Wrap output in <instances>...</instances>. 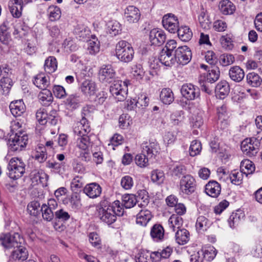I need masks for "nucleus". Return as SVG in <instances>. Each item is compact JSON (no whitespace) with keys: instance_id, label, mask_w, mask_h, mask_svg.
Masks as SVG:
<instances>
[{"instance_id":"obj_38","label":"nucleus","mask_w":262,"mask_h":262,"mask_svg":"<svg viewBox=\"0 0 262 262\" xmlns=\"http://www.w3.org/2000/svg\"><path fill=\"white\" fill-rule=\"evenodd\" d=\"M121 25L116 20L111 21L108 23L107 32L112 36H116L121 33Z\"/></svg>"},{"instance_id":"obj_44","label":"nucleus","mask_w":262,"mask_h":262,"mask_svg":"<svg viewBox=\"0 0 262 262\" xmlns=\"http://www.w3.org/2000/svg\"><path fill=\"white\" fill-rule=\"evenodd\" d=\"M100 50L99 41L97 39L94 38L93 40L88 41V51L91 55H95Z\"/></svg>"},{"instance_id":"obj_18","label":"nucleus","mask_w":262,"mask_h":262,"mask_svg":"<svg viewBox=\"0 0 262 262\" xmlns=\"http://www.w3.org/2000/svg\"><path fill=\"white\" fill-rule=\"evenodd\" d=\"M83 191L90 198L94 199L100 195L102 189L98 184L92 183L87 184L84 187Z\"/></svg>"},{"instance_id":"obj_9","label":"nucleus","mask_w":262,"mask_h":262,"mask_svg":"<svg viewBox=\"0 0 262 262\" xmlns=\"http://www.w3.org/2000/svg\"><path fill=\"white\" fill-rule=\"evenodd\" d=\"M175 59L179 64L185 65L191 60V52L187 46H184L178 47L175 50Z\"/></svg>"},{"instance_id":"obj_11","label":"nucleus","mask_w":262,"mask_h":262,"mask_svg":"<svg viewBox=\"0 0 262 262\" xmlns=\"http://www.w3.org/2000/svg\"><path fill=\"white\" fill-rule=\"evenodd\" d=\"M98 76L102 82L110 83L115 78L116 72L111 65H104L99 70Z\"/></svg>"},{"instance_id":"obj_42","label":"nucleus","mask_w":262,"mask_h":262,"mask_svg":"<svg viewBox=\"0 0 262 262\" xmlns=\"http://www.w3.org/2000/svg\"><path fill=\"white\" fill-rule=\"evenodd\" d=\"M244 216V215L241 211L232 213L228 220L230 227L232 228L235 227L240 223Z\"/></svg>"},{"instance_id":"obj_61","label":"nucleus","mask_w":262,"mask_h":262,"mask_svg":"<svg viewBox=\"0 0 262 262\" xmlns=\"http://www.w3.org/2000/svg\"><path fill=\"white\" fill-rule=\"evenodd\" d=\"M90 242L95 247L99 248L101 245V239L96 232H91L89 235Z\"/></svg>"},{"instance_id":"obj_36","label":"nucleus","mask_w":262,"mask_h":262,"mask_svg":"<svg viewBox=\"0 0 262 262\" xmlns=\"http://www.w3.org/2000/svg\"><path fill=\"white\" fill-rule=\"evenodd\" d=\"M207 11L203 8H202L201 12L198 16V20L200 26L204 29L210 28L211 21L207 14Z\"/></svg>"},{"instance_id":"obj_2","label":"nucleus","mask_w":262,"mask_h":262,"mask_svg":"<svg viewBox=\"0 0 262 262\" xmlns=\"http://www.w3.org/2000/svg\"><path fill=\"white\" fill-rule=\"evenodd\" d=\"M93 143L88 136L76 137V147L80 150L79 157L82 160L89 162L91 160V148Z\"/></svg>"},{"instance_id":"obj_48","label":"nucleus","mask_w":262,"mask_h":262,"mask_svg":"<svg viewBox=\"0 0 262 262\" xmlns=\"http://www.w3.org/2000/svg\"><path fill=\"white\" fill-rule=\"evenodd\" d=\"M149 159L146 155L142 152L141 154L136 155L135 162L138 166L142 168L145 167L148 165Z\"/></svg>"},{"instance_id":"obj_5","label":"nucleus","mask_w":262,"mask_h":262,"mask_svg":"<svg viewBox=\"0 0 262 262\" xmlns=\"http://www.w3.org/2000/svg\"><path fill=\"white\" fill-rule=\"evenodd\" d=\"M262 144V139L259 141L256 138H247L241 143V149L243 153L249 157L255 156L259 151Z\"/></svg>"},{"instance_id":"obj_37","label":"nucleus","mask_w":262,"mask_h":262,"mask_svg":"<svg viewBox=\"0 0 262 262\" xmlns=\"http://www.w3.org/2000/svg\"><path fill=\"white\" fill-rule=\"evenodd\" d=\"M33 82L37 87L42 90L47 89L46 88L50 84L49 80L42 73L37 75Z\"/></svg>"},{"instance_id":"obj_25","label":"nucleus","mask_w":262,"mask_h":262,"mask_svg":"<svg viewBox=\"0 0 262 262\" xmlns=\"http://www.w3.org/2000/svg\"><path fill=\"white\" fill-rule=\"evenodd\" d=\"M229 75L230 78L234 81L241 82L245 76L244 70L239 66H233L231 67L229 71Z\"/></svg>"},{"instance_id":"obj_43","label":"nucleus","mask_w":262,"mask_h":262,"mask_svg":"<svg viewBox=\"0 0 262 262\" xmlns=\"http://www.w3.org/2000/svg\"><path fill=\"white\" fill-rule=\"evenodd\" d=\"M137 202V199L133 194H125L122 197V204L126 208L134 207Z\"/></svg>"},{"instance_id":"obj_60","label":"nucleus","mask_w":262,"mask_h":262,"mask_svg":"<svg viewBox=\"0 0 262 262\" xmlns=\"http://www.w3.org/2000/svg\"><path fill=\"white\" fill-rule=\"evenodd\" d=\"M121 185L125 190L130 189L134 185V181L132 177L129 176L123 177L121 180Z\"/></svg>"},{"instance_id":"obj_20","label":"nucleus","mask_w":262,"mask_h":262,"mask_svg":"<svg viewBox=\"0 0 262 262\" xmlns=\"http://www.w3.org/2000/svg\"><path fill=\"white\" fill-rule=\"evenodd\" d=\"M10 11L15 18H19L22 14L23 2L22 0H11L9 4Z\"/></svg>"},{"instance_id":"obj_13","label":"nucleus","mask_w":262,"mask_h":262,"mask_svg":"<svg viewBox=\"0 0 262 262\" xmlns=\"http://www.w3.org/2000/svg\"><path fill=\"white\" fill-rule=\"evenodd\" d=\"M181 92L184 97L189 100H194L200 96L199 89L191 83L183 84Z\"/></svg>"},{"instance_id":"obj_12","label":"nucleus","mask_w":262,"mask_h":262,"mask_svg":"<svg viewBox=\"0 0 262 262\" xmlns=\"http://www.w3.org/2000/svg\"><path fill=\"white\" fill-rule=\"evenodd\" d=\"M162 24L163 27L169 32L175 33L179 28L178 18L174 14L168 13L163 17Z\"/></svg>"},{"instance_id":"obj_39","label":"nucleus","mask_w":262,"mask_h":262,"mask_svg":"<svg viewBox=\"0 0 262 262\" xmlns=\"http://www.w3.org/2000/svg\"><path fill=\"white\" fill-rule=\"evenodd\" d=\"M57 67V63L54 57L50 56L45 60L44 69L47 73H52L54 72Z\"/></svg>"},{"instance_id":"obj_31","label":"nucleus","mask_w":262,"mask_h":262,"mask_svg":"<svg viewBox=\"0 0 262 262\" xmlns=\"http://www.w3.org/2000/svg\"><path fill=\"white\" fill-rule=\"evenodd\" d=\"M38 98L40 103L45 106H49L53 100L51 92L48 89L43 90L40 92Z\"/></svg>"},{"instance_id":"obj_4","label":"nucleus","mask_w":262,"mask_h":262,"mask_svg":"<svg viewBox=\"0 0 262 262\" xmlns=\"http://www.w3.org/2000/svg\"><path fill=\"white\" fill-rule=\"evenodd\" d=\"M28 141L27 135L25 132L19 131L10 136L8 140L9 148L13 151H21L26 147Z\"/></svg>"},{"instance_id":"obj_32","label":"nucleus","mask_w":262,"mask_h":262,"mask_svg":"<svg viewBox=\"0 0 262 262\" xmlns=\"http://www.w3.org/2000/svg\"><path fill=\"white\" fill-rule=\"evenodd\" d=\"M211 223L204 216H200L198 217L195 227L196 229L199 232H202L206 231L211 225Z\"/></svg>"},{"instance_id":"obj_28","label":"nucleus","mask_w":262,"mask_h":262,"mask_svg":"<svg viewBox=\"0 0 262 262\" xmlns=\"http://www.w3.org/2000/svg\"><path fill=\"white\" fill-rule=\"evenodd\" d=\"M160 98L161 101L165 104H170L174 100V95L169 88L163 89L160 93Z\"/></svg>"},{"instance_id":"obj_52","label":"nucleus","mask_w":262,"mask_h":262,"mask_svg":"<svg viewBox=\"0 0 262 262\" xmlns=\"http://www.w3.org/2000/svg\"><path fill=\"white\" fill-rule=\"evenodd\" d=\"M42 216L43 219L47 221H51L54 217L55 214L53 210L47 207V205L44 204L41 207Z\"/></svg>"},{"instance_id":"obj_50","label":"nucleus","mask_w":262,"mask_h":262,"mask_svg":"<svg viewBox=\"0 0 262 262\" xmlns=\"http://www.w3.org/2000/svg\"><path fill=\"white\" fill-rule=\"evenodd\" d=\"M243 174L241 171H233L229 175V179L231 183L236 185L241 184L243 181Z\"/></svg>"},{"instance_id":"obj_8","label":"nucleus","mask_w":262,"mask_h":262,"mask_svg":"<svg viewBox=\"0 0 262 262\" xmlns=\"http://www.w3.org/2000/svg\"><path fill=\"white\" fill-rule=\"evenodd\" d=\"M3 246L7 249L18 248L24 242V239L17 233L5 234L0 237Z\"/></svg>"},{"instance_id":"obj_16","label":"nucleus","mask_w":262,"mask_h":262,"mask_svg":"<svg viewBox=\"0 0 262 262\" xmlns=\"http://www.w3.org/2000/svg\"><path fill=\"white\" fill-rule=\"evenodd\" d=\"M124 17L128 23H137L140 18L139 10L134 6H129L124 10Z\"/></svg>"},{"instance_id":"obj_53","label":"nucleus","mask_w":262,"mask_h":262,"mask_svg":"<svg viewBox=\"0 0 262 262\" xmlns=\"http://www.w3.org/2000/svg\"><path fill=\"white\" fill-rule=\"evenodd\" d=\"M49 17L51 21L58 20L61 16L60 10L59 8L57 6L49 7Z\"/></svg>"},{"instance_id":"obj_33","label":"nucleus","mask_w":262,"mask_h":262,"mask_svg":"<svg viewBox=\"0 0 262 262\" xmlns=\"http://www.w3.org/2000/svg\"><path fill=\"white\" fill-rule=\"evenodd\" d=\"M177 243L181 245L186 244L189 240V233L185 229H179L176 233Z\"/></svg>"},{"instance_id":"obj_64","label":"nucleus","mask_w":262,"mask_h":262,"mask_svg":"<svg viewBox=\"0 0 262 262\" xmlns=\"http://www.w3.org/2000/svg\"><path fill=\"white\" fill-rule=\"evenodd\" d=\"M44 175V173L42 172L40 173L37 170H34L31 173V179L32 180L33 183L35 182L36 183H42V180L43 179V176Z\"/></svg>"},{"instance_id":"obj_10","label":"nucleus","mask_w":262,"mask_h":262,"mask_svg":"<svg viewBox=\"0 0 262 262\" xmlns=\"http://www.w3.org/2000/svg\"><path fill=\"white\" fill-rule=\"evenodd\" d=\"M195 181L190 175H186L182 178L180 182V191L184 194L189 195L195 190Z\"/></svg>"},{"instance_id":"obj_40","label":"nucleus","mask_w":262,"mask_h":262,"mask_svg":"<svg viewBox=\"0 0 262 262\" xmlns=\"http://www.w3.org/2000/svg\"><path fill=\"white\" fill-rule=\"evenodd\" d=\"M183 224V219L177 214H172L168 220V225L173 231L176 229H180Z\"/></svg>"},{"instance_id":"obj_49","label":"nucleus","mask_w":262,"mask_h":262,"mask_svg":"<svg viewBox=\"0 0 262 262\" xmlns=\"http://www.w3.org/2000/svg\"><path fill=\"white\" fill-rule=\"evenodd\" d=\"M49 115L44 108H39L36 113V118L41 125H45L48 122Z\"/></svg>"},{"instance_id":"obj_23","label":"nucleus","mask_w":262,"mask_h":262,"mask_svg":"<svg viewBox=\"0 0 262 262\" xmlns=\"http://www.w3.org/2000/svg\"><path fill=\"white\" fill-rule=\"evenodd\" d=\"M230 86L226 81H221L215 87V93L217 97L221 99H224L229 94Z\"/></svg>"},{"instance_id":"obj_24","label":"nucleus","mask_w":262,"mask_h":262,"mask_svg":"<svg viewBox=\"0 0 262 262\" xmlns=\"http://www.w3.org/2000/svg\"><path fill=\"white\" fill-rule=\"evenodd\" d=\"M9 107L12 114L15 117L20 116L26 110L25 105L21 100L12 102Z\"/></svg>"},{"instance_id":"obj_34","label":"nucleus","mask_w":262,"mask_h":262,"mask_svg":"<svg viewBox=\"0 0 262 262\" xmlns=\"http://www.w3.org/2000/svg\"><path fill=\"white\" fill-rule=\"evenodd\" d=\"M164 234V230L160 224H155L152 226L150 230V235L155 241L161 240Z\"/></svg>"},{"instance_id":"obj_51","label":"nucleus","mask_w":262,"mask_h":262,"mask_svg":"<svg viewBox=\"0 0 262 262\" xmlns=\"http://www.w3.org/2000/svg\"><path fill=\"white\" fill-rule=\"evenodd\" d=\"M12 85V80L8 77H3L0 80V87L4 94H7Z\"/></svg>"},{"instance_id":"obj_30","label":"nucleus","mask_w":262,"mask_h":262,"mask_svg":"<svg viewBox=\"0 0 262 262\" xmlns=\"http://www.w3.org/2000/svg\"><path fill=\"white\" fill-rule=\"evenodd\" d=\"M241 171L246 176L253 173L255 171V165L254 163L248 159H244L241 163Z\"/></svg>"},{"instance_id":"obj_1","label":"nucleus","mask_w":262,"mask_h":262,"mask_svg":"<svg viewBox=\"0 0 262 262\" xmlns=\"http://www.w3.org/2000/svg\"><path fill=\"white\" fill-rule=\"evenodd\" d=\"M115 54L120 61L128 63L134 58V50L129 42L125 40H120L116 44Z\"/></svg>"},{"instance_id":"obj_46","label":"nucleus","mask_w":262,"mask_h":262,"mask_svg":"<svg viewBox=\"0 0 262 262\" xmlns=\"http://www.w3.org/2000/svg\"><path fill=\"white\" fill-rule=\"evenodd\" d=\"M151 181L158 184L163 183L165 180V175L162 171L155 170L152 171L151 174Z\"/></svg>"},{"instance_id":"obj_14","label":"nucleus","mask_w":262,"mask_h":262,"mask_svg":"<svg viewBox=\"0 0 262 262\" xmlns=\"http://www.w3.org/2000/svg\"><path fill=\"white\" fill-rule=\"evenodd\" d=\"M142 151L150 159L157 155L159 150V145L156 141L145 142L142 144Z\"/></svg>"},{"instance_id":"obj_17","label":"nucleus","mask_w":262,"mask_h":262,"mask_svg":"<svg viewBox=\"0 0 262 262\" xmlns=\"http://www.w3.org/2000/svg\"><path fill=\"white\" fill-rule=\"evenodd\" d=\"M90 126L87 120L83 117L80 122L76 124L74 128V133L76 137L88 136L90 132Z\"/></svg>"},{"instance_id":"obj_26","label":"nucleus","mask_w":262,"mask_h":262,"mask_svg":"<svg viewBox=\"0 0 262 262\" xmlns=\"http://www.w3.org/2000/svg\"><path fill=\"white\" fill-rule=\"evenodd\" d=\"M13 251L11 257L14 260L24 261L26 260L28 256V251L26 248L20 245L18 248Z\"/></svg>"},{"instance_id":"obj_57","label":"nucleus","mask_w":262,"mask_h":262,"mask_svg":"<svg viewBox=\"0 0 262 262\" xmlns=\"http://www.w3.org/2000/svg\"><path fill=\"white\" fill-rule=\"evenodd\" d=\"M47 158V154L45 147H39L36 150L34 158L39 162L42 163L45 161Z\"/></svg>"},{"instance_id":"obj_15","label":"nucleus","mask_w":262,"mask_h":262,"mask_svg":"<svg viewBox=\"0 0 262 262\" xmlns=\"http://www.w3.org/2000/svg\"><path fill=\"white\" fill-rule=\"evenodd\" d=\"M166 38V34L163 30L154 29L150 31L149 40L152 45L160 46L165 42Z\"/></svg>"},{"instance_id":"obj_55","label":"nucleus","mask_w":262,"mask_h":262,"mask_svg":"<svg viewBox=\"0 0 262 262\" xmlns=\"http://www.w3.org/2000/svg\"><path fill=\"white\" fill-rule=\"evenodd\" d=\"M219 61L222 66L225 67L232 64L235 61V58L231 54H224L220 56Z\"/></svg>"},{"instance_id":"obj_7","label":"nucleus","mask_w":262,"mask_h":262,"mask_svg":"<svg viewBox=\"0 0 262 262\" xmlns=\"http://www.w3.org/2000/svg\"><path fill=\"white\" fill-rule=\"evenodd\" d=\"M128 81H115L110 87V92L118 101L126 99L127 94V83Z\"/></svg>"},{"instance_id":"obj_3","label":"nucleus","mask_w":262,"mask_h":262,"mask_svg":"<svg viewBox=\"0 0 262 262\" xmlns=\"http://www.w3.org/2000/svg\"><path fill=\"white\" fill-rule=\"evenodd\" d=\"M8 169L9 177L12 179L16 180L21 178L25 173L26 164L21 159L14 157L10 160Z\"/></svg>"},{"instance_id":"obj_56","label":"nucleus","mask_w":262,"mask_h":262,"mask_svg":"<svg viewBox=\"0 0 262 262\" xmlns=\"http://www.w3.org/2000/svg\"><path fill=\"white\" fill-rule=\"evenodd\" d=\"M202 149L201 142L197 140H193L191 142L190 148V155L194 157L200 153Z\"/></svg>"},{"instance_id":"obj_47","label":"nucleus","mask_w":262,"mask_h":262,"mask_svg":"<svg viewBox=\"0 0 262 262\" xmlns=\"http://www.w3.org/2000/svg\"><path fill=\"white\" fill-rule=\"evenodd\" d=\"M28 212L31 215L37 216L41 211L40 204L37 201L31 202L27 206Z\"/></svg>"},{"instance_id":"obj_29","label":"nucleus","mask_w":262,"mask_h":262,"mask_svg":"<svg viewBox=\"0 0 262 262\" xmlns=\"http://www.w3.org/2000/svg\"><path fill=\"white\" fill-rule=\"evenodd\" d=\"M151 219L150 212L148 210H141L137 215L136 223L141 226H146Z\"/></svg>"},{"instance_id":"obj_54","label":"nucleus","mask_w":262,"mask_h":262,"mask_svg":"<svg viewBox=\"0 0 262 262\" xmlns=\"http://www.w3.org/2000/svg\"><path fill=\"white\" fill-rule=\"evenodd\" d=\"M217 253V251L213 246L207 247L203 252L204 257L208 261H211L214 259Z\"/></svg>"},{"instance_id":"obj_27","label":"nucleus","mask_w":262,"mask_h":262,"mask_svg":"<svg viewBox=\"0 0 262 262\" xmlns=\"http://www.w3.org/2000/svg\"><path fill=\"white\" fill-rule=\"evenodd\" d=\"M221 12L224 15L232 14L235 10L233 4L229 0H223L219 5Z\"/></svg>"},{"instance_id":"obj_45","label":"nucleus","mask_w":262,"mask_h":262,"mask_svg":"<svg viewBox=\"0 0 262 262\" xmlns=\"http://www.w3.org/2000/svg\"><path fill=\"white\" fill-rule=\"evenodd\" d=\"M220 75V72L217 67H212V69L208 71L207 75V81L210 83H213L218 80Z\"/></svg>"},{"instance_id":"obj_41","label":"nucleus","mask_w":262,"mask_h":262,"mask_svg":"<svg viewBox=\"0 0 262 262\" xmlns=\"http://www.w3.org/2000/svg\"><path fill=\"white\" fill-rule=\"evenodd\" d=\"M247 83L253 87L260 85L262 80L260 76L254 72L249 73L246 76Z\"/></svg>"},{"instance_id":"obj_58","label":"nucleus","mask_w":262,"mask_h":262,"mask_svg":"<svg viewBox=\"0 0 262 262\" xmlns=\"http://www.w3.org/2000/svg\"><path fill=\"white\" fill-rule=\"evenodd\" d=\"M123 204L121 203L118 200L114 201L111 204V207H112L114 211V214L116 216H122L124 213Z\"/></svg>"},{"instance_id":"obj_6","label":"nucleus","mask_w":262,"mask_h":262,"mask_svg":"<svg viewBox=\"0 0 262 262\" xmlns=\"http://www.w3.org/2000/svg\"><path fill=\"white\" fill-rule=\"evenodd\" d=\"M98 215L102 221L108 225L113 224L116 220L113 209L106 201L101 202L98 209Z\"/></svg>"},{"instance_id":"obj_63","label":"nucleus","mask_w":262,"mask_h":262,"mask_svg":"<svg viewBox=\"0 0 262 262\" xmlns=\"http://www.w3.org/2000/svg\"><path fill=\"white\" fill-rule=\"evenodd\" d=\"M129 116L127 114H122L119 118V127L121 128H125L130 124Z\"/></svg>"},{"instance_id":"obj_19","label":"nucleus","mask_w":262,"mask_h":262,"mask_svg":"<svg viewBox=\"0 0 262 262\" xmlns=\"http://www.w3.org/2000/svg\"><path fill=\"white\" fill-rule=\"evenodd\" d=\"M80 89L86 96L94 95L97 90L96 84L92 80H85L81 84Z\"/></svg>"},{"instance_id":"obj_62","label":"nucleus","mask_w":262,"mask_h":262,"mask_svg":"<svg viewBox=\"0 0 262 262\" xmlns=\"http://www.w3.org/2000/svg\"><path fill=\"white\" fill-rule=\"evenodd\" d=\"M70 204L73 209H79L81 207L80 196L77 194L73 195L70 199Z\"/></svg>"},{"instance_id":"obj_22","label":"nucleus","mask_w":262,"mask_h":262,"mask_svg":"<svg viewBox=\"0 0 262 262\" xmlns=\"http://www.w3.org/2000/svg\"><path fill=\"white\" fill-rule=\"evenodd\" d=\"M159 59L166 67H171L176 63L175 55L163 50L160 53Z\"/></svg>"},{"instance_id":"obj_21","label":"nucleus","mask_w":262,"mask_h":262,"mask_svg":"<svg viewBox=\"0 0 262 262\" xmlns=\"http://www.w3.org/2000/svg\"><path fill=\"white\" fill-rule=\"evenodd\" d=\"M220 184L215 181H209L205 187L206 194L212 198H217L221 193Z\"/></svg>"},{"instance_id":"obj_35","label":"nucleus","mask_w":262,"mask_h":262,"mask_svg":"<svg viewBox=\"0 0 262 262\" xmlns=\"http://www.w3.org/2000/svg\"><path fill=\"white\" fill-rule=\"evenodd\" d=\"M179 38L183 41H188L192 37V32L187 26H182L178 29L177 32Z\"/></svg>"},{"instance_id":"obj_59","label":"nucleus","mask_w":262,"mask_h":262,"mask_svg":"<svg viewBox=\"0 0 262 262\" xmlns=\"http://www.w3.org/2000/svg\"><path fill=\"white\" fill-rule=\"evenodd\" d=\"M137 199V203H138V206L143 207L147 205L149 202L148 200V196L147 195V193L145 190L141 191L138 196Z\"/></svg>"}]
</instances>
